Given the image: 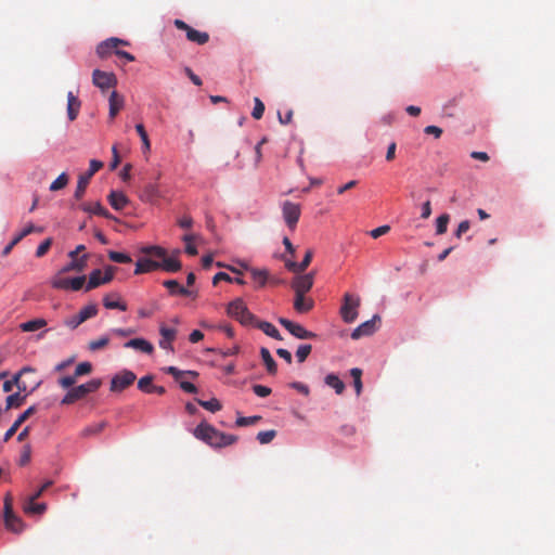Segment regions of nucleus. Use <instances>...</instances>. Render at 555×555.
<instances>
[{
  "mask_svg": "<svg viewBox=\"0 0 555 555\" xmlns=\"http://www.w3.org/2000/svg\"><path fill=\"white\" fill-rule=\"evenodd\" d=\"M137 376L133 372L129 370H124L120 373L116 374L111 380V390L112 391H121L132 385L135 380Z\"/></svg>",
  "mask_w": 555,
  "mask_h": 555,
  "instance_id": "obj_11",
  "label": "nucleus"
},
{
  "mask_svg": "<svg viewBox=\"0 0 555 555\" xmlns=\"http://www.w3.org/2000/svg\"><path fill=\"white\" fill-rule=\"evenodd\" d=\"M40 384L41 382L35 383V385L30 389L27 388V392H24V395H22L23 392H20L18 390L17 392L8 396L5 400L7 410L21 406L24 403L26 397L34 390H36L40 386Z\"/></svg>",
  "mask_w": 555,
  "mask_h": 555,
  "instance_id": "obj_19",
  "label": "nucleus"
},
{
  "mask_svg": "<svg viewBox=\"0 0 555 555\" xmlns=\"http://www.w3.org/2000/svg\"><path fill=\"white\" fill-rule=\"evenodd\" d=\"M108 258L117 263H130L132 261L129 255L115 250L108 251Z\"/></svg>",
  "mask_w": 555,
  "mask_h": 555,
  "instance_id": "obj_49",
  "label": "nucleus"
},
{
  "mask_svg": "<svg viewBox=\"0 0 555 555\" xmlns=\"http://www.w3.org/2000/svg\"><path fill=\"white\" fill-rule=\"evenodd\" d=\"M27 373H35V369L30 366H24L17 374L13 376L12 379L5 380L3 383V391L11 392L13 387L16 386L20 392H27V384L25 380H22L21 377Z\"/></svg>",
  "mask_w": 555,
  "mask_h": 555,
  "instance_id": "obj_12",
  "label": "nucleus"
},
{
  "mask_svg": "<svg viewBox=\"0 0 555 555\" xmlns=\"http://www.w3.org/2000/svg\"><path fill=\"white\" fill-rule=\"evenodd\" d=\"M105 427H106V422L91 424V425L87 426L85 429H82L81 436L82 437H91V436L99 435L100 433H102V430Z\"/></svg>",
  "mask_w": 555,
  "mask_h": 555,
  "instance_id": "obj_40",
  "label": "nucleus"
},
{
  "mask_svg": "<svg viewBox=\"0 0 555 555\" xmlns=\"http://www.w3.org/2000/svg\"><path fill=\"white\" fill-rule=\"evenodd\" d=\"M313 300L306 298L305 294L295 293L294 309L299 313H307L313 308Z\"/></svg>",
  "mask_w": 555,
  "mask_h": 555,
  "instance_id": "obj_26",
  "label": "nucleus"
},
{
  "mask_svg": "<svg viewBox=\"0 0 555 555\" xmlns=\"http://www.w3.org/2000/svg\"><path fill=\"white\" fill-rule=\"evenodd\" d=\"M52 245V238H46L36 249V257H43Z\"/></svg>",
  "mask_w": 555,
  "mask_h": 555,
  "instance_id": "obj_57",
  "label": "nucleus"
},
{
  "mask_svg": "<svg viewBox=\"0 0 555 555\" xmlns=\"http://www.w3.org/2000/svg\"><path fill=\"white\" fill-rule=\"evenodd\" d=\"M390 231V227L389 225H382V227H378L374 230H372L370 232V235L373 237V238H378L380 237L382 235L388 233Z\"/></svg>",
  "mask_w": 555,
  "mask_h": 555,
  "instance_id": "obj_63",
  "label": "nucleus"
},
{
  "mask_svg": "<svg viewBox=\"0 0 555 555\" xmlns=\"http://www.w3.org/2000/svg\"><path fill=\"white\" fill-rule=\"evenodd\" d=\"M279 323L298 339H314L318 337L315 333L308 331L302 325L289 321L285 318H280Z\"/></svg>",
  "mask_w": 555,
  "mask_h": 555,
  "instance_id": "obj_9",
  "label": "nucleus"
},
{
  "mask_svg": "<svg viewBox=\"0 0 555 555\" xmlns=\"http://www.w3.org/2000/svg\"><path fill=\"white\" fill-rule=\"evenodd\" d=\"M254 103H255V106H254V109L251 112V116L259 120L262 118L263 116V113H264V104L262 103V101L259 99V98H255L254 99Z\"/></svg>",
  "mask_w": 555,
  "mask_h": 555,
  "instance_id": "obj_54",
  "label": "nucleus"
},
{
  "mask_svg": "<svg viewBox=\"0 0 555 555\" xmlns=\"http://www.w3.org/2000/svg\"><path fill=\"white\" fill-rule=\"evenodd\" d=\"M23 509L26 514H42L46 511V504L27 500L23 505Z\"/></svg>",
  "mask_w": 555,
  "mask_h": 555,
  "instance_id": "obj_37",
  "label": "nucleus"
},
{
  "mask_svg": "<svg viewBox=\"0 0 555 555\" xmlns=\"http://www.w3.org/2000/svg\"><path fill=\"white\" fill-rule=\"evenodd\" d=\"M275 435H276L275 430L260 431L257 435V439L261 444H267V443H270L274 439Z\"/></svg>",
  "mask_w": 555,
  "mask_h": 555,
  "instance_id": "obj_55",
  "label": "nucleus"
},
{
  "mask_svg": "<svg viewBox=\"0 0 555 555\" xmlns=\"http://www.w3.org/2000/svg\"><path fill=\"white\" fill-rule=\"evenodd\" d=\"M98 306L95 304H90L85 306L78 314L80 315V320L87 321L90 318H93L98 314Z\"/></svg>",
  "mask_w": 555,
  "mask_h": 555,
  "instance_id": "obj_44",
  "label": "nucleus"
},
{
  "mask_svg": "<svg viewBox=\"0 0 555 555\" xmlns=\"http://www.w3.org/2000/svg\"><path fill=\"white\" fill-rule=\"evenodd\" d=\"M260 416H241L236 420V425L237 426H249V425H254L256 424L258 421H260Z\"/></svg>",
  "mask_w": 555,
  "mask_h": 555,
  "instance_id": "obj_58",
  "label": "nucleus"
},
{
  "mask_svg": "<svg viewBox=\"0 0 555 555\" xmlns=\"http://www.w3.org/2000/svg\"><path fill=\"white\" fill-rule=\"evenodd\" d=\"M109 103V118L114 119L119 111L124 107L125 99L121 94H119L117 91H113L108 99Z\"/></svg>",
  "mask_w": 555,
  "mask_h": 555,
  "instance_id": "obj_22",
  "label": "nucleus"
},
{
  "mask_svg": "<svg viewBox=\"0 0 555 555\" xmlns=\"http://www.w3.org/2000/svg\"><path fill=\"white\" fill-rule=\"evenodd\" d=\"M378 323H380V318L375 314L371 320H367L356 327L351 333V338L359 339L363 336L372 335L377 330Z\"/></svg>",
  "mask_w": 555,
  "mask_h": 555,
  "instance_id": "obj_14",
  "label": "nucleus"
},
{
  "mask_svg": "<svg viewBox=\"0 0 555 555\" xmlns=\"http://www.w3.org/2000/svg\"><path fill=\"white\" fill-rule=\"evenodd\" d=\"M68 176L66 172H62L51 184H50V191L55 192L59 190L64 189L68 183Z\"/></svg>",
  "mask_w": 555,
  "mask_h": 555,
  "instance_id": "obj_43",
  "label": "nucleus"
},
{
  "mask_svg": "<svg viewBox=\"0 0 555 555\" xmlns=\"http://www.w3.org/2000/svg\"><path fill=\"white\" fill-rule=\"evenodd\" d=\"M135 130L141 138L143 152L144 153L150 152L151 142H150V139H149V135H147V132H146L144 126L142 124H138V125H135Z\"/></svg>",
  "mask_w": 555,
  "mask_h": 555,
  "instance_id": "obj_41",
  "label": "nucleus"
},
{
  "mask_svg": "<svg viewBox=\"0 0 555 555\" xmlns=\"http://www.w3.org/2000/svg\"><path fill=\"white\" fill-rule=\"evenodd\" d=\"M163 284L166 288L169 289L171 295L178 294L182 296H190L192 294L191 291L184 286H181L177 280H167Z\"/></svg>",
  "mask_w": 555,
  "mask_h": 555,
  "instance_id": "obj_31",
  "label": "nucleus"
},
{
  "mask_svg": "<svg viewBox=\"0 0 555 555\" xmlns=\"http://www.w3.org/2000/svg\"><path fill=\"white\" fill-rule=\"evenodd\" d=\"M154 377L152 375L143 376L138 382V388L145 393H151V390L154 386L153 384Z\"/></svg>",
  "mask_w": 555,
  "mask_h": 555,
  "instance_id": "obj_45",
  "label": "nucleus"
},
{
  "mask_svg": "<svg viewBox=\"0 0 555 555\" xmlns=\"http://www.w3.org/2000/svg\"><path fill=\"white\" fill-rule=\"evenodd\" d=\"M313 251L311 249H308L301 262L297 263L293 260H287L285 262V267L288 271H292L294 273H302L311 263Z\"/></svg>",
  "mask_w": 555,
  "mask_h": 555,
  "instance_id": "obj_21",
  "label": "nucleus"
},
{
  "mask_svg": "<svg viewBox=\"0 0 555 555\" xmlns=\"http://www.w3.org/2000/svg\"><path fill=\"white\" fill-rule=\"evenodd\" d=\"M81 209L86 212L94 214L105 218H112V215L105 209L100 202L88 203L81 206Z\"/></svg>",
  "mask_w": 555,
  "mask_h": 555,
  "instance_id": "obj_30",
  "label": "nucleus"
},
{
  "mask_svg": "<svg viewBox=\"0 0 555 555\" xmlns=\"http://www.w3.org/2000/svg\"><path fill=\"white\" fill-rule=\"evenodd\" d=\"M103 305L106 309H118L121 311L127 310V305L120 301V296L117 293L107 294L103 298Z\"/></svg>",
  "mask_w": 555,
  "mask_h": 555,
  "instance_id": "obj_28",
  "label": "nucleus"
},
{
  "mask_svg": "<svg viewBox=\"0 0 555 555\" xmlns=\"http://www.w3.org/2000/svg\"><path fill=\"white\" fill-rule=\"evenodd\" d=\"M125 348H132L141 352L151 354L154 351L153 345L144 338H133L125 343Z\"/></svg>",
  "mask_w": 555,
  "mask_h": 555,
  "instance_id": "obj_23",
  "label": "nucleus"
},
{
  "mask_svg": "<svg viewBox=\"0 0 555 555\" xmlns=\"http://www.w3.org/2000/svg\"><path fill=\"white\" fill-rule=\"evenodd\" d=\"M142 253L145 255L163 259L166 256L167 250L160 246L153 245L143 247Z\"/></svg>",
  "mask_w": 555,
  "mask_h": 555,
  "instance_id": "obj_42",
  "label": "nucleus"
},
{
  "mask_svg": "<svg viewBox=\"0 0 555 555\" xmlns=\"http://www.w3.org/2000/svg\"><path fill=\"white\" fill-rule=\"evenodd\" d=\"M119 44H127V42L118 38L106 39L98 44L96 54L100 59H106L117 50Z\"/></svg>",
  "mask_w": 555,
  "mask_h": 555,
  "instance_id": "obj_15",
  "label": "nucleus"
},
{
  "mask_svg": "<svg viewBox=\"0 0 555 555\" xmlns=\"http://www.w3.org/2000/svg\"><path fill=\"white\" fill-rule=\"evenodd\" d=\"M85 283H86V278L83 275L70 278L69 291H79L82 288Z\"/></svg>",
  "mask_w": 555,
  "mask_h": 555,
  "instance_id": "obj_59",
  "label": "nucleus"
},
{
  "mask_svg": "<svg viewBox=\"0 0 555 555\" xmlns=\"http://www.w3.org/2000/svg\"><path fill=\"white\" fill-rule=\"evenodd\" d=\"M282 215L288 229L291 231H295L301 215L300 205L289 201H285L282 204Z\"/></svg>",
  "mask_w": 555,
  "mask_h": 555,
  "instance_id": "obj_6",
  "label": "nucleus"
},
{
  "mask_svg": "<svg viewBox=\"0 0 555 555\" xmlns=\"http://www.w3.org/2000/svg\"><path fill=\"white\" fill-rule=\"evenodd\" d=\"M108 343H109L108 337L103 336L98 339L91 340L89 343V349L91 351H96V350L105 348L108 345Z\"/></svg>",
  "mask_w": 555,
  "mask_h": 555,
  "instance_id": "obj_53",
  "label": "nucleus"
},
{
  "mask_svg": "<svg viewBox=\"0 0 555 555\" xmlns=\"http://www.w3.org/2000/svg\"><path fill=\"white\" fill-rule=\"evenodd\" d=\"M159 334L162 336L158 343L159 347L164 350L173 351L172 341L177 337V330L162 325L159 327Z\"/></svg>",
  "mask_w": 555,
  "mask_h": 555,
  "instance_id": "obj_20",
  "label": "nucleus"
},
{
  "mask_svg": "<svg viewBox=\"0 0 555 555\" xmlns=\"http://www.w3.org/2000/svg\"><path fill=\"white\" fill-rule=\"evenodd\" d=\"M139 196L145 203L155 204L162 197V194L157 184L147 183L140 191Z\"/></svg>",
  "mask_w": 555,
  "mask_h": 555,
  "instance_id": "obj_18",
  "label": "nucleus"
},
{
  "mask_svg": "<svg viewBox=\"0 0 555 555\" xmlns=\"http://www.w3.org/2000/svg\"><path fill=\"white\" fill-rule=\"evenodd\" d=\"M195 235L194 234H185L183 235L182 240L183 242L185 243V253L190 256H195L197 255V248L196 246L192 243L194 240H195Z\"/></svg>",
  "mask_w": 555,
  "mask_h": 555,
  "instance_id": "obj_46",
  "label": "nucleus"
},
{
  "mask_svg": "<svg viewBox=\"0 0 555 555\" xmlns=\"http://www.w3.org/2000/svg\"><path fill=\"white\" fill-rule=\"evenodd\" d=\"M251 279L259 287H262L266 285L269 272L264 269H251L250 270Z\"/></svg>",
  "mask_w": 555,
  "mask_h": 555,
  "instance_id": "obj_38",
  "label": "nucleus"
},
{
  "mask_svg": "<svg viewBox=\"0 0 555 555\" xmlns=\"http://www.w3.org/2000/svg\"><path fill=\"white\" fill-rule=\"evenodd\" d=\"M193 435L212 448L228 447L237 441L236 436L224 434L205 422L195 427Z\"/></svg>",
  "mask_w": 555,
  "mask_h": 555,
  "instance_id": "obj_1",
  "label": "nucleus"
},
{
  "mask_svg": "<svg viewBox=\"0 0 555 555\" xmlns=\"http://www.w3.org/2000/svg\"><path fill=\"white\" fill-rule=\"evenodd\" d=\"M159 263L160 268L167 272H178L181 269V262L176 257L166 255Z\"/></svg>",
  "mask_w": 555,
  "mask_h": 555,
  "instance_id": "obj_33",
  "label": "nucleus"
},
{
  "mask_svg": "<svg viewBox=\"0 0 555 555\" xmlns=\"http://www.w3.org/2000/svg\"><path fill=\"white\" fill-rule=\"evenodd\" d=\"M173 24L178 29L185 31V36L189 41H192V42H195V43L202 46V44L207 43L209 40L208 33L196 30V29L192 28L191 26H189L182 20H175Z\"/></svg>",
  "mask_w": 555,
  "mask_h": 555,
  "instance_id": "obj_8",
  "label": "nucleus"
},
{
  "mask_svg": "<svg viewBox=\"0 0 555 555\" xmlns=\"http://www.w3.org/2000/svg\"><path fill=\"white\" fill-rule=\"evenodd\" d=\"M35 231H38V232H41L42 229L41 228H36L34 224H28L27 227H25L20 233H17L14 237H13V244H18L25 236L29 235L30 233L35 232Z\"/></svg>",
  "mask_w": 555,
  "mask_h": 555,
  "instance_id": "obj_47",
  "label": "nucleus"
},
{
  "mask_svg": "<svg viewBox=\"0 0 555 555\" xmlns=\"http://www.w3.org/2000/svg\"><path fill=\"white\" fill-rule=\"evenodd\" d=\"M350 375L353 378V385L356 388V392L359 396L362 391V380H361L362 371L358 367H353L350 371Z\"/></svg>",
  "mask_w": 555,
  "mask_h": 555,
  "instance_id": "obj_50",
  "label": "nucleus"
},
{
  "mask_svg": "<svg viewBox=\"0 0 555 555\" xmlns=\"http://www.w3.org/2000/svg\"><path fill=\"white\" fill-rule=\"evenodd\" d=\"M449 221L450 217L448 214H443L437 218L436 233L438 235L444 234L447 232Z\"/></svg>",
  "mask_w": 555,
  "mask_h": 555,
  "instance_id": "obj_48",
  "label": "nucleus"
},
{
  "mask_svg": "<svg viewBox=\"0 0 555 555\" xmlns=\"http://www.w3.org/2000/svg\"><path fill=\"white\" fill-rule=\"evenodd\" d=\"M312 350V346L311 345H308V344H305V345H300L296 351V358L298 360V362H305L306 359L308 358V356L310 354Z\"/></svg>",
  "mask_w": 555,
  "mask_h": 555,
  "instance_id": "obj_52",
  "label": "nucleus"
},
{
  "mask_svg": "<svg viewBox=\"0 0 555 555\" xmlns=\"http://www.w3.org/2000/svg\"><path fill=\"white\" fill-rule=\"evenodd\" d=\"M92 371V364L90 362H81L76 366L75 376L80 377L82 375H88Z\"/></svg>",
  "mask_w": 555,
  "mask_h": 555,
  "instance_id": "obj_56",
  "label": "nucleus"
},
{
  "mask_svg": "<svg viewBox=\"0 0 555 555\" xmlns=\"http://www.w3.org/2000/svg\"><path fill=\"white\" fill-rule=\"evenodd\" d=\"M85 245H78L75 250H72L68 254L72 260L62 269V272H81L85 269L87 264V256L83 255L81 258H77L78 254L85 250Z\"/></svg>",
  "mask_w": 555,
  "mask_h": 555,
  "instance_id": "obj_13",
  "label": "nucleus"
},
{
  "mask_svg": "<svg viewBox=\"0 0 555 555\" xmlns=\"http://www.w3.org/2000/svg\"><path fill=\"white\" fill-rule=\"evenodd\" d=\"M47 325V321L44 319H34L27 322H24L20 325V328L23 332H35Z\"/></svg>",
  "mask_w": 555,
  "mask_h": 555,
  "instance_id": "obj_35",
  "label": "nucleus"
},
{
  "mask_svg": "<svg viewBox=\"0 0 555 555\" xmlns=\"http://www.w3.org/2000/svg\"><path fill=\"white\" fill-rule=\"evenodd\" d=\"M253 390L258 397L264 398L271 395V388L263 385H254Z\"/></svg>",
  "mask_w": 555,
  "mask_h": 555,
  "instance_id": "obj_61",
  "label": "nucleus"
},
{
  "mask_svg": "<svg viewBox=\"0 0 555 555\" xmlns=\"http://www.w3.org/2000/svg\"><path fill=\"white\" fill-rule=\"evenodd\" d=\"M198 404L203 406L204 409L210 411V412H217L221 410V403L217 399H211L208 401L197 400Z\"/></svg>",
  "mask_w": 555,
  "mask_h": 555,
  "instance_id": "obj_51",
  "label": "nucleus"
},
{
  "mask_svg": "<svg viewBox=\"0 0 555 555\" xmlns=\"http://www.w3.org/2000/svg\"><path fill=\"white\" fill-rule=\"evenodd\" d=\"M102 385L100 378H93L86 384L73 387L62 399V404H73L78 400L83 399L87 395L95 392Z\"/></svg>",
  "mask_w": 555,
  "mask_h": 555,
  "instance_id": "obj_2",
  "label": "nucleus"
},
{
  "mask_svg": "<svg viewBox=\"0 0 555 555\" xmlns=\"http://www.w3.org/2000/svg\"><path fill=\"white\" fill-rule=\"evenodd\" d=\"M107 199H108L109 205L115 210L124 209L129 202L127 196L122 192H119V191H112L108 194Z\"/></svg>",
  "mask_w": 555,
  "mask_h": 555,
  "instance_id": "obj_27",
  "label": "nucleus"
},
{
  "mask_svg": "<svg viewBox=\"0 0 555 555\" xmlns=\"http://www.w3.org/2000/svg\"><path fill=\"white\" fill-rule=\"evenodd\" d=\"M313 286V273H307L304 275L296 276L292 282V287L295 293L306 294Z\"/></svg>",
  "mask_w": 555,
  "mask_h": 555,
  "instance_id": "obj_17",
  "label": "nucleus"
},
{
  "mask_svg": "<svg viewBox=\"0 0 555 555\" xmlns=\"http://www.w3.org/2000/svg\"><path fill=\"white\" fill-rule=\"evenodd\" d=\"M360 306V299L354 298L350 294H345L344 304L340 308V315L346 323H352L358 317V307Z\"/></svg>",
  "mask_w": 555,
  "mask_h": 555,
  "instance_id": "obj_7",
  "label": "nucleus"
},
{
  "mask_svg": "<svg viewBox=\"0 0 555 555\" xmlns=\"http://www.w3.org/2000/svg\"><path fill=\"white\" fill-rule=\"evenodd\" d=\"M85 321L81 319L80 320V315L77 313L70 318H67L65 321H64V324L72 328V330H75L76 327H78L81 323H83Z\"/></svg>",
  "mask_w": 555,
  "mask_h": 555,
  "instance_id": "obj_60",
  "label": "nucleus"
},
{
  "mask_svg": "<svg viewBox=\"0 0 555 555\" xmlns=\"http://www.w3.org/2000/svg\"><path fill=\"white\" fill-rule=\"evenodd\" d=\"M77 377L74 375L64 376L59 379V384L63 388H70L76 383Z\"/></svg>",
  "mask_w": 555,
  "mask_h": 555,
  "instance_id": "obj_62",
  "label": "nucleus"
},
{
  "mask_svg": "<svg viewBox=\"0 0 555 555\" xmlns=\"http://www.w3.org/2000/svg\"><path fill=\"white\" fill-rule=\"evenodd\" d=\"M325 383L327 386L334 388L336 393H338V395L343 393L345 390V384L335 374H328L325 377Z\"/></svg>",
  "mask_w": 555,
  "mask_h": 555,
  "instance_id": "obj_39",
  "label": "nucleus"
},
{
  "mask_svg": "<svg viewBox=\"0 0 555 555\" xmlns=\"http://www.w3.org/2000/svg\"><path fill=\"white\" fill-rule=\"evenodd\" d=\"M289 386L293 389H296L297 391L302 393L304 396H309L310 393L309 387L300 382H293Z\"/></svg>",
  "mask_w": 555,
  "mask_h": 555,
  "instance_id": "obj_64",
  "label": "nucleus"
},
{
  "mask_svg": "<svg viewBox=\"0 0 555 555\" xmlns=\"http://www.w3.org/2000/svg\"><path fill=\"white\" fill-rule=\"evenodd\" d=\"M253 326H256L257 328L261 330L266 335H268L274 339H278V340L282 339L278 328L270 322L256 320V322L253 324Z\"/></svg>",
  "mask_w": 555,
  "mask_h": 555,
  "instance_id": "obj_29",
  "label": "nucleus"
},
{
  "mask_svg": "<svg viewBox=\"0 0 555 555\" xmlns=\"http://www.w3.org/2000/svg\"><path fill=\"white\" fill-rule=\"evenodd\" d=\"M92 82L102 91H105L117 85V78L113 73L94 69L92 73Z\"/></svg>",
  "mask_w": 555,
  "mask_h": 555,
  "instance_id": "obj_10",
  "label": "nucleus"
},
{
  "mask_svg": "<svg viewBox=\"0 0 555 555\" xmlns=\"http://www.w3.org/2000/svg\"><path fill=\"white\" fill-rule=\"evenodd\" d=\"M260 356H261V359L267 367V371L269 374H275L276 373V370H278V366H276V362L274 361L273 357L271 356L270 351L262 347L260 349Z\"/></svg>",
  "mask_w": 555,
  "mask_h": 555,
  "instance_id": "obj_32",
  "label": "nucleus"
},
{
  "mask_svg": "<svg viewBox=\"0 0 555 555\" xmlns=\"http://www.w3.org/2000/svg\"><path fill=\"white\" fill-rule=\"evenodd\" d=\"M3 518L7 529L15 533L23 530V520L13 512V498L10 493L4 496Z\"/></svg>",
  "mask_w": 555,
  "mask_h": 555,
  "instance_id": "obj_4",
  "label": "nucleus"
},
{
  "mask_svg": "<svg viewBox=\"0 0 555 555\" xmlns=\"http://www.w3.org/2000/svg\"><path fill=\"white\" fill-rule=\"evenodd\" d=\"M227 313L243 325H253L256 317L248 310L243 299L237 298L228 305Z\"/></svg>",
  "mask_w": 555,
  "mask_h": 555,
  "instance_id": "obj_3",
  "label": "nucleus"
},
{
  "mask_svg": "<svg viewBox=\"0 0 555 555\" xmlns=\"http://www.w3.org/2000/svg\"><path fill=\"white\" fill-rule=\"evenodd\" d=\"M62 270L51 280V286L56 289L69 291L70 278H63Z\"/></svg>",
  "mask_w": 555,
  "mask_h": 555,
  "instance_id": "obj_36",
  "label": "nucleus"
},
{
  "mask_svg": "<svg viewBox=\"0 0 555 555\" xmlns=\"http://www.w3.org/2000/svg\"><path fill=\"white\" fill-rule=\"evenodd\" d=\"M102 278H103V275H102V271L100 269L93 270L89 275V280L86 285V292H89L93 288L104 285L105 283L102 282Z\"/></svg>",
  "mask_w": 555,
  "mask_h": 555,
  "instance_id": "obj_34",
  "label": "nucleus"
},
{
  "mask_svg": "<svg viewBox=\"0 0 555 555\" xmlns=\"http://www.w3.org/2000/svg\"><path fill=\"white\" fill-rule=\"evenodd\" d=\"M37 412L36 405L29 406L26 411H24L12 424V426L4 434L3 440L9 441L18 430L21 425L26 422L31 415Z\"/></svg>",
  "mask_w": 555,
  "mask_h": 555,
  "instance_id": "obj_16",
  "label": "nucleus"
},
{
  "mask_svg": "<svg viewBox=\"0 0 555 555\" xmlns=\"http://www.w3.org/2000/svg\"><path fill=\"white\" fill-rule=\"evenodd\" d=\"M80 107V100L72 91H69L67 93V116L70 121L77 118Z\"/></svg>",
  "mask_w": 555,
  "mask_h": 555,
  "instance_id": "obj_25",
  "label": "nucleus"
},
{
  "mask_svg": "<svg viewBox=\"0 0 555 555\" xmlns=\"http://www.w3.org/2000/svg\"><path fill=\"white\" fill-rule=\"evenodd\" d=\"M160 268V263L158 261L152 260L150 258H142L137 261L134 274L139 275L142 273L152 272Z\"/></svg>",
  "mask_w": 555,
  "mask_h": 555,
  "instance_id": "obj_24",
  "label": "nucleus"
},
{
  "mask_svg": "<svg viewBox=\"0 0 555 555\" xmlns=\"http://www.w3.org/2000/svg\"><path fill=\"white\" fill-rule=\"evenodd\" d=\"M103 167V163L96 159H92L90 162L89 170L78 178V183L76 191L74 193V197L76 201H80L86 192V189L95 172H98Z\"/></svg>",
  "mask_w": 555,
  "mask_h": 555,
  "instance_id": "obj_5",
  "label": "nucleus"
}]
</instances>
